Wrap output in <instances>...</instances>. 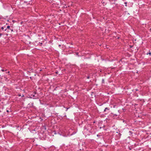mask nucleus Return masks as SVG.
Listing matches in <instances>:
<instances>
[{"label":"nucleus","mask_w":151,"mask_h":151,"mask_svg":"<svg viewBox=\"0 0 151 151\" xmlns=\"http://www.w3.org/2000/svg\"><path fill=\"white\" fill-rule=\"evenodd\" d=\"M86 131H88L91 134H93L96 133V129L93 125L88 124H86L84 127L83 133L85 136L87 135H89V134L85 133Z\"/></svg>","instance_id":"nucleus-1"},{"label":"nucleus","mask_w":151,"mask_h":151,"mask_svg":"<svg viewBox=\"0 0 151 151\" xmlns=\"http://www.w3.org/2000/svg\"><path fill=\"white\" fill-rule=\"evenodd\" d=\"M29 98L33 99H37L38 98L39 95L36 91H34L33 92L30 93Z\"/></svg>","instance_id":"nucleus-2"},{"label":"nucleus","mask_w":151,"mask_h":151,"mask_svg":"<svg viewBox=\"0 0 151 151\" xmlns=\"http://www.w3.org/2000/svg\"><path fill=\"white\" fill-rule=\"evenodd\" d=\"M104 112H106L105 114H108L110 112V109L108 107H106L104 110Z\"/></svg>","instance_id":"nucleus-3"},{"label":"nucleus","mask_w":151,"mask_h":151,"mask_svg":"<svg viewBox=\"0 0 151 151\" xmlns=\"http://www.w3.org/2000/svg\"><path fill=\"white\" fill-rule=\"evenodd\" d=\"M38 42V41H35V42H33V44H34L35 45V46L37 45H39L40 46H41L42 45V43H40V42H39L38 43H37Z\"/></svg>","instance_id":"nucleus-4"},{"label":"nucleus","mask_w":151,"mask_h":151,"mask_svg":"<svg viewBox=\"0 0 151 151\" xmlns=\"http://www.w3.org/2000/svg\"><path fill=\"white\" fill-rule=\"evenodd\" d=\"M113 116L114 117V118H116V119H117L118 118H119V114H113Z\"/></svg>","instance_id":"nucleus-5"},{"label":"nucleus","mask_w":151,"mask_h":151,"mask_svg":"<svg viewBox=\"0 0 151 151\" xmlns=\"http://www.w3.org/2000/svg\"><path fill=\"white\" fill-rule=\"evenodd\" d=\"M32 0H26L24 1V2L27 4H30V2L32 1Z\"/></svg>","instance_id":"nucleus-6"},{"label":"nucleus","mask_w":151,"mask_h":151,"mask_svg":"<svg viewBox=\"0 0 151 151\" xmlns=\"http://www.w3.org/2000/svg\"><path fill=\"white\" fill-rule=\"evenodd\" d=\"M147 146L149 147L151 149V140L149 141L148 142V145H147Z\"/></svg>","instance_id":"nucleus-7"},{"label":"nucleus","mask_w":151,"mask_h":151,"mask_svg":"<svg viewBox=\"0 0 151 151\" xmlns=\"http://www.w3.org/2000/svg\"><path fill=\"white\" fill-rule=\"evenodd\" d=\"M116 133H118V134L117 135H118V137H120V136L121 135V133H119V132H116Z\"/></svg>","instance_id":"nucleus-8"},{"label":"nucleus","mask_w":151,"mask_h":151,"mask_svg":"<svg viewBox=\"0 0 151 151\" xmlns=\"http://www.w3.org/2000/svg\"><path fill=\"white\" fill-rule=\"evenodd\" d=\"M10 26H8L6 28H5V29H4V31H6V30L7 29H10Z\"/></svg>","instance_id":"nucleus-9"},{"label":"nucleus","mask_w":151,"mask_h":151,"mask_svg":"<svg viewBox=\"0 0 151 151\" xmlns=\"http://www.w3.org/2000/svg\"><path fill=\"white\" fill-rule=\"evenodd\" d=\"M5 28H6V27H5H5H1V29L3 30L4 31V29H5Z\"/></svg>","instance_id":"nucleus-10"},{"label":"nucleus","mask_w":151,"mask_h":151,"mask_svg":"<svg viewBox=\"0 0 151 151\" xmlns=\"http://www.w3.org/2000/svg\"><path fill=\"white\" fill-rule=\"evenodd\" d=\"M146 54L147 55H151V52H150V50H149V52H147V53H146Z\"/></svg>","instance_id":"nucleus-11"},{"label":"nucleus","mask_w":151,"mask_h":151,"mask_svg":"<svg viewBox=\"0 0 151 151\" xmlns=\"http://www.w3.org/2000/svg\"><path fill=\"white\" fill-rule=\"evenodd\" d=\"M90 75H88V76L86 77L87 79H89L90 78Z\"/></svg>","instance_id":"nucleus-12"},{"label":"nucleus","mask_w":151,"mask_h":151,"mask_svg":"<svg viewBox=\"0 0 151 151\" xmlns=\"http://www.w3.org/2000/svg\"><path fill=\"white\" fill-rule=\"evenodd\" d=\"M1 70L3 71V72H4V71H6V70L5 69V70H4V69H2Z\"/></svg>","instance_id":"nucleus-13"},{"label":"nucleus","mask_w":151,"mask_h":151,"mask_svg":"<svg viewBox=\"0 0 151 151\" xmlns=\"http://www.w3.org/2000/svg\"><path fill=\"white\" fill-rule=\"evenodd\" d=\"M4 78H5V80H6H6H8V78H7L6 77H5V76H4Z\"/></svg>","instance_id":"nucleus-14"},{"label":"nucleus","mask_w":151,"mask_h":151,"mask_svg":"<svg viewBox=\"0 0 151 151\" xmlns=\"http://www.w3.org/2000/svg\"><path fill=\"white\" fill-rule=\"evenodd\" d=\"M102 83H104V80L103 79H102Z\"/></svg>","instance_id":"nucleus-15"},{"label":"nucleus","mask_w":151,"mask_h":151,"mask_svg":"<svg viewBox=\"0 0 151 151\" xmlns=\"http://www.w3.org/2000/svg\"><path fill=\"white\" fill-rule=\"evenodd\" d=\"M124 4H125V6H127V2H125L124 3Z\"/></svg>","instance_id":"nucleus-16"},{"label":"nucleus","mask_w":151,"mask_h":151,"mask_svg":"<svg viewBox=\"0 0 151 151\" xmlns=\"http://www.w3.org/2000/svg\"><path fill=\"white\" fill-rule=\"evenodd\" d=\"M2 35V34L1 33H0V37H1Z\"/></svg>","instance_id":"nucleus-17"},{"label":"nucleus","mask_w":151,"mask_h":151,"mask_svg":"<svg viewBox=\"0 0 151 151\" xmlns=\"http://www.w3.org/2000/svg\"><path fill=\"white\" fill-rule=\"evenodd\" d=\"M10 29L11 30V32L13 31V29Z\"/></svg>","instance_id":"nucleus-18"},{"label":"nucleus","mask_w":151,"mask_h":151,"mask_svg":"<svg viewBox=\"0 0 151 151\" xmlns=\"http://www.w3.org/2000/svg\"><path fill=\"white\" fill-rule=\"evenodd\" d=\"M57 88V87H56L54 89V90H56V88Z\"/></svg>","instance_id":"nucleus-19"},{"label":"nucleus","mask_w":151,"mask_h":151,"mask_svg":"<svg viewBox=\"0 0 151 151\" xmlns=\"http://www.w3.org/2000/svg\"><path fill=\"white\" fill-rule=\"evenodd\" d=\"M97 137H100V135H99V134H97Z\"/></svg>","instance_id":"nucleus-20"},{"label":"nucleus","mask_w":151,"mask_h":151,"mask_svg":"<svg viewBox=\"0 0 151 151\" xmlns=\"http://www.w3.org/2000/svg\"><path fill=\"white\" fill-rule=\"evenodd\" d=\"M21 96V94H19V95H18V96Z\"/></svg>","instance_id":"nucleus-21"},{"label":"nucleus","mask_w":151,"mask_h":151,"mask_svg":"<svg viewBox=\"0 0 151 151\" xmlns=\"http://www.w3.org/2000/svg\"><path fill=\"white\" fill-rule=\"evenodd\" d=\"M6 112L8 113L9 112V111L8 110H6Z\"/></svg>","instance_id":"nucleus-22"},{"label":"nucleus","mask_w":151,"mask_h":151,"mask_svg":"<svg viewBox=\"0 0 151 151\" xmlns=\"http://www.w3.org/2000/svg\"><path fill=\"white\" fill-rule=\"evenodd\" d=\"M58 73V71L56 72H55V73L56 74H57V73Z\"/></svg>","instance_id":"nucleus-23"},{"label":"nucleus","mask_w":151,"mask_h":151,"mask_svg":"<svg viewBox=\"0 0 151 151\" xmlns=\"http://www.w3.org/2000/svg\"><path fill=\"white\" fill-rule=\"evenodd\" d=\"M129 133H132V132L131 131H129Z\"/></svg>","instance_id":"nucleus-24"},{"label":"nucleus","mask_w":151,"mask_h":151,"mask_svg":"<svg viewBox=\"0 0 151 151\" xmlns=\"http://www.w3.org/2000/svg\"><path fill=\"white\" fill-rule=\"evenodd\" d=\"M58 46H59V47H60L61 46V45H59Z\"/></svg>","instance_id":"nucleus-25"},{"label":"nucleus","mask_w":151,"mask_h":151,"mask_svg":"<svg viewBox=\"0 0 151 151\" xmlns=\"http://www.w3.org/2000/svg\"><path fill=\"white\" fill-rule=\"evenodd\" d=\"M6 73H9V71H8V72H6Z\"/></svg>","instance_id":"nucleus-26"},{"label":"nucleus","mask_w":151,"mask_h":151,"mask_svg":"<svg viewBox=\"0 0 151 151\" xmlns=\"http://www.w3.org/2000/svg\"><path fill=\"white\" fill-rule=\"evenodd\" d=\"M31 43V42H29V44H30Z\"/></svg>","instance_id":"nucleus-27"},{"label":"nucleus","mask_w":151,"mask_h":151,"mask_svg":"<svg viewBox=\"0 0 151 151\" xmlns=\"http://www.w3.org/2000/svg\"><path fill=\"white\" fill-rule=\"evenodd\" d=\"M133 47V46H130V47Z\"/></svg>","instance_id":"nucleus-28"},{"label":"nucleus","mask_w":151,"mask_h":151,"mask_svg":"<svg viewBox=\"0 0 151 151\" xmlns=\"http://www.w3.org/2000/svg\"><path fill=\"white\" fill-rule=\"evenodd\" d=\"M68 108H67L66 111H67V110L68 109Z\"/></svg>","instance_id":"nucleus-29"},{"label":"nucleus","mask_w":151,"mask_h":151,"mask_svg":"<svg viewBox=\"0 0 151 151\" xmlns=\"http://www.w3.org/2000/svg\"><path fill=\"white\" fill-rule=\"evenodd\" d=\"M76 54H77V55H78V52H76Z\"/></svg>","instance_id":"nucleus-30"},{"label":"nucleus","mask_w":151,"mask_h":151,"mask_svg":"<svg viewBox=\"0 0 151 151\" xmlns=\"http://www.w3.org/2000/svg\"><path fill=\"white\" fill-rule=\"evenodd\" d=\"M64 116L66 117V115H65V116Z\"/></svg>","instance_id":"nucleus-31"},{"label":"nucleus","mask_w":151,"mask_h":151,"mask_svg":"<svg viewBox=\"0 0 151 151\" xmlns=\"http://www.w3.org/2000/svg\"><path fill=\"white\" fill-rule=\"evenodd\" d=\"M23 96H24V95H22V97H23Z\"/></svg>","instance_id":"nucleus-32"},{"label":"nucleus","mask_w":151,"mask_h":151,"mask_svg":"<svg viewBox=\"0 0 151 151\" xmlns=\"http://www.w3.org/2000/svg\"><path fill=\"white\" fill-rule=\"evenodd\" d=\"M71 44L72 45H73V44L72 43H71Z\"/></svg>","instance_id":"nucleus-33"},{"label":"nucleus","mask_w":151,"mask_h":151,"mask_svg":"<svg viewBox=\"0 0 151 151\" xmlns=\"http://www.w3.org/2000/svg\"><path fill=\"white\" fill-rule=\"evenodd\" d=\"M95 123V122H93V123Z\"/></svg>","instance_id":"nucleus-34"},{"label":"nucleus","mask_w":151,"mask_h":151,"mask_svg":"<svg viewBox=\"0 0 151 151\" xmlns=\"http://www.w3.org/2000/svg\"><path fill=\"white\" fill-rule=\"evenodd\" d=\"M22 1H23L24 0H21Z\"/></svg>","instance_id":"nucleus-35"},{"label":"nucleus","mask_w":151,"mask_h":151,"mask_svg":"<svg viewBox=\"0 0 151 151\" xmlns=\"http://www.w3.org/2000/svg\"><path fill=\"white\" fill-rule=\"evenodd\" d=\"M0 78H1V75H0Z\"/></svg>","instance_id":"nucleus-36"}]
</instances>
